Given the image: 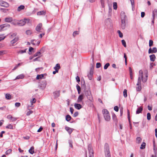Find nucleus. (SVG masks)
I'll use <instances>...</instances> for the list:
<instances>
[{"mask_svg":"<svg viewBox=\"0 0 157 157\" xmlns=\"http://www.w3.org/2000/svg\"><path fill=\"white\" fill-rule=\"evenodd\" d=\"M25 33L27 35H30L32 34V31L31 30H28L26 31Z\"/></svg>","mask_w":157,"mask_h":157,"instance_id":"obj_33","label":"nucleus"},{"mask_svg":"<svg viewBox=\"0 0 157 157\" xmlns=\"http://www.w3.org/2000/svg\"><path fill=\"white\" fill-rule=\"evenodd\" d=\"M12 151V150L10 149H9L6 151V155H9L10 153H11Z\"/></svg>","mask_w":157,"mask_h":157,"instance_id":"obj_44","label":"nucleus"},{"mask_svg":"<svg viewBox=\"0 0 157 157\" xmlns=\"http://www.w3.org/2000/svg\"><path fill=\"white\" fill-rule=\"evenodd\" d=\"M105 157H111L109 147L108 144L106 143L105 144Z\"/></svg>","mask_w":157,"mask_h":157,"instance_id":"obj_3","label":"nucleus"},{"mask_svg":"<svg viewBox=\"0 0 157 157\" xmlns=\"http://www.w3.org/2000/svg\"><path fill=\"white\" fill-rule=\"evenodd\" d=\"M100 2L101 3V6L102 8H104L105 7V2L104 0H100Z\"/></svg>","mask_w":157,"mask_h":157,"instance_id":"obj_46","label":"nucleus"},{"mask_svg":"<svg viewBox=\"0 0 157 157\" xmlns=\"http://www.w3.org/2000/svg\"><path fill=\"white\" fill-rule=\"evenodd\" d=\"M12 18L11 17H6L5 19V21L6 22H11L12 21Z\"/></svg>","mask_w":157,"mask_h":157,"instance_id":"obj_20","label":"nucleus"},{"mask_svg":"<svg viewBox=\"0 0 157 157\" xmlns=\"http://www.w3.org/2000/svg\"><path fill=\"white\" fill-rule=\"evenodd\" d=\"M83 99V95L82 94L80 95L78 98L77 102L78 103L82 101Z\"/></svg>","mask_w":157,"mask_h":157,"instance_id":"obj_16","label":"nucleus"},{"mask_svg":"<svg viewBox=\"0 0 157 157\" xmlns=\"http://www.w3.org/2000/svg\"><path fill=\"white\" fill-rule=\"evenodd\" d=\"M151 118V115L150 113H148L147 114V119L148 120H150Z\"/></svg>","mask_w":157,"mask_h":157,"instance_id":"obj_45","label":"nucleus"},{"mask_svg":"<svg viewBox=\"0 0 157 157\" xmlns=\"http://www.w3.org/2000/svg\"><path fill=\"white\" fill-rule=\"evenodd\" d=\"M121 42L122 45L124 46V47L126 48L127 46L125 41L124 40H121Z\"/></svg>","mask_w":157,"mask_h":157,"instance_id":"obj_50","label":"nucleus"},{"mask_svg":"<svg viewBox=\"0 0 157 157\" xmlns=\"http://www.w3.org/2000/svg\"><path fill=\"white\" fill-rule=\"evenodd\" d=\"M6 98L10 100L11 99V96L9 94H6L5 95Z\"/></svg>","mask_w":157,"mask_h":157,"instance_id":"obj_34","label":"nucleus"},{"mask_svg":"<svg viewBox=\"0 0 157 157\" xmlns=\"http://www.w3.org/2000/svg\"><path fill=\"white\" fill-rule=\"evenodd\" d=\"M60 68V64L59 63H57L56 64L55 67H54V69L55 70H57L59 71Z\"/></svg>","mask_w":157,"mask_h":157,"instance_id":"obj_25","label":"nucleus"},{"mask_svg":"<svg viewBox=\"0 0 157 157\" xmlns=\"http://www.w3.org/2000/svg\"><path fill=\"white\" fill-rule=\"evenodd\" d=\"M47 85V83L46 81L45 80H44L41 82L40 85L41 89L42 90L44 89L46 87Z\"/></svg>","mask_w":157,"mask_h":157,"instance_id":"obj_7","label":"nucleus"},{"mask_svg":"<svg viewBox=\"0 0 157 157\" xmlns=\"http://www.w3.org/2000/svg\"><path fill=\"white\" fill-rule=\"evenodd\" d=\"M150 60L154 62L155 61V56L154 54H152L149 56Z\"/></svg>","mask_w":157,"mask_h":157,"instance_id":"obj_22","label":"nucleus"},{"mask_svg":"<svg viewBox=\"0 0 157 157\" xmlns=\"http://www.w3.org/2000/svg\"><path fill=\"white\" fill-rule=\"evenodd\" d=\"M29 19H24L23 20H20L19 22L17 23V24L20 26H22L25 25L26 23H29Z\"/></svg>","mask_w":157,"mask_h":157,"instance_id":"obj_5","label":"nucleus"},{"mask_svg":"<svg viewBox=\"0 0 157 157\" xmlns=\"http://www.w3.org/2000/svg\"><path fill=\"white\" fill-rule=\"evenodd\" d=\"M94 72V67L93 66H92L90 68V71L89 73H93Z\"/></svg>","mask_w":157,"mask_h":157,"instance_id":"obj_55","label":"nucleus"},{"mask_svg":"<svg viewBox=\"0 0 157 157\" xmlns=\"http://www.w3.org/2000/svg\"><path fill=\"white\" fill-rule=\"evenodd\" d=\"M78 31H75L73 33V35L74 36H76V35L78 34Z\"/></svg>","mask_w":157,"mask_h":157,"instance_id":"obj_58","label":"nucleus"},{"mask_svg":"<svg viewBox=\"0 0 157 157\" xmlns=\"http://www.w3.org/2000/svg\"><path fill=\"white\" fill-rule=\"evenodd\" d=\"M143 109V108L142 106H140L137 108L136 112V114H138L141 113Z\"/></svg>","mask_w":157,"mask_h":157,"instance_id":"obj_18","label":"nucleus"},{"mask_svg":"<svg viewBox=\"0 0 157 157\" xmlns=\"http://www.w3.org/2000/svg\"><path fill=\"white\" fill-rule=\"evenodd\" d=\"M29 152L30 154H33L34 153V147L33 146L29 150Z\"/></svg>","mask_w":157,"mask_h":157,"instance_id":"obj_27","label":"nucleus"},{"mask_svg":"<svg viewBox=\"0 0 157 157\" xmlns=\"http://www.w3.org/2000/svg\"><path fill=\"white\" fill-rule=\"evenodd\" d=\"M127 112H128V118L129 122L130 129H132V124H131V121H130V120L129 111V110H128V109L127 110Z\"/></svg>","mask_w":157,"mask_h":157,"instance_id":"obj_15","label":"nucleus"},{"mask_svg":"<svg viewBox=\"0 0 157 157\" xmlns=\"http://www.w3.org/2000/svg\"><path fill=\"white\" fill-rule=\"evenodd\" d=\"M41 54V53L40 51L37 52L36 53L34 54L33 55L34 57H35L38 56L40 55Z\"/></svg>","mask_w":157,"mask_h":157,"instance_id":"obj_51","label":"nucleus"},{"mask_svg":"<svg viewBox=\"0 0 157 157\" xmlns=\"http://www.w3.org/2000/svg\"><path fill=\"white\" fill-rule=\"evenodd\" d=\"M60 91H56L53 93L54 96V98L56 99L58 97L60 96Z\"/></svg>","mask_w":157,"mask_h":157,"instance_id":"obj_9","label":"nucleus"},{"mask_svg":"<svg viewBox=\"0 0 157 157\" xmlns=\"http://www.w3.org/2000/svg\"><path fill=\"white\" fill-rule=\"evenodd\" d=\"M46 13V11L44 10L39 11L37 13V15H44Z\"/></svg>","mask_w":157,"mask_h":157,"instance_id":"obj_21","label":"nucleus"},{"mask_svg":"<svg viewBox=\"0 0 157 157\" xmlns=\"http://www.w3.org/2000/svg\"><path fill=\"white\" fill-rule=\"evenodd\" d=\"M42 26V24L41 23L39 24L36 27L35 29L36 31L39 33L41 32L40 31Z\"/></svg>","mask_w":157,"mask_h":157,"instance_id":"obj_10","label":"nucleus"},{"mask_svg":"<svg viewBox=\"0 0 157 157\" xmlns=\"http://www.w3.org/2000/svg\"><path fill=\"white\" fill-rule=\"evenodd\" d=\"M153 44V41L151 40H149V46L150 47H151Z\"/></svg>","mask_w":157,"mask_h":157,"instance_id":"obj_43","label":"nucleus"},{"mask_svg":"<svg viewBox=\"0 0 157 157\" xmlns=\"http://www.w3.org/2000/svg\"><path fill=\"white\" fill-rule=\"evenodd\" d=\"M114 109L116 112H118L119 110V108L118 106H116L114 107Z\"/></svg>","mask_w":157,"mask_h":157,"instance_id":"obj_57","label":"nucleus"},{"mask_svg":"<svg viewBox=\"0 0 157 157\" xmlns=\"http://www.w3.org/2000/svg\"><path fill=\"white\" fill-rule=\"evenodd\" d=\"M110 64L109 63H107L104 65V69L106 70L107 69L108 67L109 66Z\"/></svg>","mask_w":157,"mask_h":157,"instance_id":"obj_47","label":"nucleus"},{"mask_svg":"<svg viewBox=\"0 0 157 157\" xmlns=\"http://www.w3.org/2000/svg\"><path fill=\"white\" fill-rule=\"evenodd\" d=\"M93 73H89L87 75L88 77L90 80H91L92 79Z\"/></svg>","mask_w":157,"mask_h":157,"instance_id":"obj_35","label":"nucleus"},{"mask_svg":"<svg viewBox=\"0 0 157 157\" xmlns=\"http://www.w3.org/2000/svg\"><path fill=\"white\" fill-rule=\"evenodd\" d=\"M46 74H42L41 75H37L36 79L37 80L44 78V75H47Z\"/></svg>","mask_w":157,"mask_h":157,"instance_id":"obj_14","label":"nucleus"},{"mask_svg":"<svg viewBox=\"0 0 157 157\" xmlns=\"http://www.w3.org/2000/svg\"><path fill=\"white\" fill-rule=\"evenodd\" d=\"M85 94L88 99L91 101H93V98L90 90H85Z\"/></svg>","mask_w":157,"mask_h":157,"instance_id":"obj_4","label":"nucleus"},{"mask_svg":"<svg viewBox=\"0 0 157 157\" xmlns=\"http://www.w3.org/2000/svg\"><path fill=\"white\" fill-rule=\"evenodd\" d=\"M101 66V64L100 63H96V68H99Z\"/></svg>","mask_w":157,"mask_h":157,"instance_id":"obj_62","label":"nucleus"},{"mask_svg":"<svg viewBox=\"0 0 157 157\" xmlns=\"http://www.w3.org/2000/svg\"><path fill=\"white\" fill-rule=\"evenodd\" d=\"M2 25L3 27L4 30L7 29V28H10V25L7 23L2 24Z\"/></svg>","mask_w":157,"mask_h":157,"instance_id":"obj_19","label":"nucleus"},{"mask_svg":"<svg viewBox=\"0 0 157 157\" xmlns=\"http://www.w3.org/2000/svg\"><path fill=\"white\" fill-rule=\"evenodd\" d=\"M25 7V6L24 5H21L18 7L17 10L18 11H20L21 10L24 9Z\"/></svg>","mask_w":157,"mask_h":157,"instance_id":"obj_32","label":"nucleus"},{"mask_svg":"<svg viewBox=\"0 0 157 157\" xmlns=\"http://www.w3.org/2000/svg\"><path fill=\"white\" fill-rule=\"evenodd\" d=\"M33 112L31 110H29L26 113V115L27 116H29V115L31 114H32L33 113Z\"/></svg>","mask_w":157,"mask_h":157,"instance_id":"obj_61","label":"nucleus"},{"mask_svg":"<svg viewBox=\"0 0 157 157\" xmlns=\"http://www.w3.org/2000/svg\"><path fill=\"white\" fill-rule=\"evenodd\" d=\"M124 58L125 59V64L126 65L127 64V57L125 53L124 54Z\"/></svg>","mask_w":157,"mask_h":157,"instance_id":"obj_54","label":"nucleus"},{"mask_svg":"<svg viewBox=\"0 0 157 157\" xmlns=\"http://www.w3.org/2000/svg\"><path fill=\"white\" fill-rule=\"evenodd\" d=\"M157 52V49L156 47L153 48L152 49L150 48L148 50V53L149 54L153 53H156Z\"/></svg>","mask_w":157,"mask_h":157,"instance_id":"obj_8","label":"nucleus"},{"mask_svg":"<svg viewBox=\"0 0 157 157\" xmlns=\"http://www.w3.org/2000/svg\"><path fill=\"white\" fill-rule=\"evenodd\" d=\"M155 66V64L153 63H150V68L151 69H152L153 66Z\"/></svg>","mask_w":157,"mask_h":157,"instance_id":"obj_56","label":"nucleus"},{"mask_svg":"<svg viewBox=\"0 0 157 157\" xmlns=\"http://www.w3.org/2000/svg\"><path fill=\"white\" fill-rule=\"evenodd\" d=\"M117 33L119 34V36L120 37L122 38L123 36L122 33L120 30L117 31Z\"/></svg>","mask_w":157,"mask_h":157,"instance_id":"obj_49","label":"nucleus"},{"mask_svg":"<svg viewBox=\"0 0 157 157\" xmlns=\"http://www.w3.org/2000/svg\"><path fill=\"white\" fill-rule=\"evenodd\" d=\"M24 77V75L22 74H21L19 75H18L16 78V79H22Z\"/></svg>","mask_w":157,"mask_h":157,"instance_id":"obj_30","label":"nucleus"},{"mask_svg":"<svg viewBox=\"0 0 157 157\" xmlns=\"http://www.w3.org/2000/svg\"><path fill=\"white\" fill-rule=\"evenodd\" d=\"M146 78H143H143H141V79H142V82H145L146 81H147V75H146Z\"/></svg>","mask_w":157,"mask_h":157,"instance_id":"obj_53","label":"nucleus"},{"mask_svg":"<svg viewBox=\"0 0 157 157\" xmlns=\"http://www.w3.org/2000/svg\"><path fill=\"white\" fill-rule=\"evenodd\" d=\"M6 128L10 129H13V126L11 124H9L6 127Z\"/></svg>","mask_w":157,"mask_h":157,"instance_id":"obj_38","label":"nucleus"},{"mask_svg":"<svg viewBox=\"0 0 157 157\" xmlns=\"http://www.w3.org/2000/svg\"><path fill=\"white\" fill-rule=\"evenodd\" d=\"M113 7L114 10H116L117 9V2H114L113 3Z\"/></svg>","mask_w":157,"mask_h":157,"instance_id":"obj_39","label":"nucleus"},{"mask_svg":"<svg viewBox=\"0 0 157 157\" xmlns=\"http://www.w3.org/2000/svg\"><path fill=\"white\" fill-rule=\"evenodd\" d=\"M76 87L78 91H81V87L78 84L76 85Z\"/></svg>","mask_w":157,"mask_h":157,"instance_id":"obj_59","label":"nucleus"},{"mask_svg":"<svg viewBox=\"0 0 157 157\" xmlns=\"http://www.w3.org/2000/svg\"><path fill=\"white\" fill-rule=\"evenodd\" d=\"M127 20V16L124 12L122 11L121 13V28L124 29L125 28V21Z\"/></svg>","mask_w":157,"mask_h":157,"instance_id":"obj_1","label":"nucleus"},{"mask_svg":"<svg viewBox=\"0 0 157 157\" xmlns=\"http://www.w3.org/2000/svg\"><path fill=\"white\" fill-rule=\"evenodd\" d=\"M0 10L4 13L7 12L8 10V9H4L3 8H1Z\"/></svg>","mask_w":157,"mask_h":157,"instance_id":"obj_60","label":"nucleus"},{"mask_svg":"<svg viewBox=\"0 0 157 157\" xmlns=\"http://www.w3.org/2000/svg\"><path fill=\"white\" fill-rule=\"evenodd\" d=\"M75 79L76 80L77 82H78V83H79V82H80V78L79 77V76H76V77Z\"/></svg>","mask_w":157,"mask_h":157,"instance_id":"obj_63","label":"nucleus"},{"mask_svg":"<svg viewBox=\"0 0 157 157\" xmlns=\"http://www.w3.org/2000/svg\"><path fill=\"white\" fill-rule=\"evenodd\" d=\"M27 49H25L24 50H21L19 51V52H18V53H20V54H22L23 53H25L26 52V50H27Z\"/></svg>","mask_w":157,"mask_h":157,"instance_id":"obj_48","label":"nucleus"},{"mask_svg":"<svg viewBox=\"0 0 157 157\" xmlns=\"http://www.w3.org/2000/svg\"><path fill=\"white\" fill-rule=\"evenodd\" d=\"M141 77L139 76L138 79V82L136 84V85H138L139 84H141Z\"/></svg>","mask_w":157,"mask_h":157,"instance_id":"obj_41","label":"nucleus"},{"mask_svg":"<svg viewBox=\"0 0 157 157\" xmlns=\"http://www.w3.org/2000/svg\"><path fill=\"white\" fill-rule=\"evenodd\" d=\"M68 143L69 144L70 147L71 148H73V145H72L73 142H72V140H68Z\"/></svg>","mask_w":157,"mask_h":157,"instance_id":"obj_42","label":"nucleus"},{"mask_svg":"<svg viewBox=\"0 0 157 157\" xmlns=\"http://www.w3.org/2000/svg\"><path fill=\"white\" fill-rule=\"evenodd\" d=\"M157 16V10L156 9H154L152 12V17H155Z\"/></svg>","mask_w":157,"mask_h":157,"instance_id":"obj_24","label":"nucleus"},{"mask_svg":"<svg viewBox=\"0 0 157 157\" xmlns=\"http://www.w3.org/2000/svg\"><path fill=\"white\" fill-rule=\"evenodd\" d=\"M102 112L105 120L107 121H109L110 119V117L108 110L104 109L102 110Z\"/></svg>","mask_w":157,"mask_h":157,"instance_id":"obj_2","label":"nucleus"},{"mask_svg":"<svg viewBox=\"0 0 157 157\" xmlns=\"http://www.w3.org/2000/svg\"><path fill=\"white\" fill-rule=\"evenodd\" d=\"M75 107L77 109H81L82 106L81 105L78 103H75L74 105Z\"/></svg>","mask_w":157,"mask_h":157,"instance_id":"obj_17","label":"nucleus"},{"mask_svg":"<svg viewBox=\"0 0 157 157\" xmlns=\"http://www.w3.org/2000/svg\"><path fill=\"white\" fill-rule=\"evenodd\" d=\"M65 129L68 132L69 134L70 135L74 130V129L70 128L68 126L65 127Z\"/></svg>","mask_w":157,"mask_h":157,"instance_id":"obj_12","label":"nucleus"},{"mask_svg":"<svg viewBox=\"0 0 157 157\" xmlns=\"http://www.w3.org/2000/svg\"><path fill=\"white\" fill-rule=\"evenodd\" d=\"M123 95L124 98H126L127 97V90L125 89L123 91Z\"/></svg>","mask_w":157,"mask_h":157,"instance_id":"obj_36","label":"nucleus"},{"mask_svg":"<svg viewBox=\"0 0 157 157\" xmlns=\"http://www.w3.org/2000/svg\"><path fill=\"white\" fill-rule=\"evenodd\" d=\"M17 34V33H13L12 34H11V33H10L9 35H10L9 37L10 39H12L14 37H15Z\"/></svg>","mask_w":157,"mask_h":157,"instance_id":"obj_26","label":"nucleus"},{"mask_svg":"<svg viewBox=\"0 0 157 157\" xmlns=\"http://www.w3.org/2000/svg\"><path fill=\"white\" fill-rule=\"evenodd\" d=\"M15 106L17 107H18L21 105V104L19 102H16L15 104Z\"/></svg>","mask_w":157,"mask_h":157,"instance_id":"obj_64","label":"nucleus"},{"mask_svg":"<svg viewBox=\"0 0 157 157\" xmlns=\"http://www.w3.org/2000/svg\"><path fill=\"white\" fill-rule=\"evenodd\" d=\"M18 40V37H15L12 40L10 41V43L12 44H13L16 43Z\"/></svg>","mask_w":157,"mask_h":157,"instance_id":"obj_23","label":"nucleus"},{"mask_svg":"<svg viewBox=\"0 0 157 157\" xmlns=\"http://www.w3.org/2000/svg\"><path fill=\"white\" fill-rule=\"evenodd\" d=\"M139 75L141 78H143V72L142 70H140L139 71Z\"/></svg>","mask_w":157,"mask_h":157,"instance_id":"obj_52","label":"nucleus"},{"mask_svg":"<svg viewBox=\"0 0 157 157\" xmlns=\"http://www.w3.org/2000/svg\"><path fill=\"white\" fill-rule=\"evenodd\" d=\"M81 83L82 86H83L84 87H85V88L86 85L85 84V82L84 79H83V80L82 79H81Z\"/></svg>","mask_w":157,"mask_h":157,"instance_id":"obj_40","label":"nucleus"},{"mask_svg":"<svg viewBox=\"0 0 157 157\" xmlns=\"http://www.w3.org/2000/svg\"><path fill=\"white\" fill-rule=\"evenodd\" d=\"M0 4L1 6H2L6 7H8L9 6V4L7 2L3 1H1Z\"/></svg>","mask_w":157,"mask_h":157,"instance_id":"obj_11","label":"nucleus"},{"mask_svg":"<svg viewBox=\"0 0 157 157\" xmlns=\"http://www.w3.org/2000/svg\"><path fill=\"white\" fill-rule=\"evenodd\" d=\"M146 143L144 142H143V143L141 144L140 147V148L141 149H144L145 147Z\"/></svg>","mask_w":157,"mask_h":157,"instance_id":"obj_37","label":"nucleus"},{"mask_svg":"<svg viewBox=\"0 0 157 157\" xmlns=\"http://www.w3.org/2000/svg\"><path fill=\"white\" fill-rule=\"evenodd\" d=\"M71 119V117L69 115H67L66 116V120L67 121H70Z\"/></svg>","mask_w":157,"mask_h":157,"instance_id":"obj_29","label":"nucleus"},{"mask_svg":"<svg viewBox=\"0 0 157 157\" xmlns=\"http://www.w3.org/2000/svg\"><path fill=\"white\" fill-rule=\"evenodd\" d=\"M142 139L140 137H138L136 138V142L137 143L139 144L140 143Z\"/></svg>","mask_w":157,"mask_h":157,"instance_id":"obj_31","label":"nucleus"},{"mask_svg":"<svg viewBox=\"0 0 157 157\" xmlns=\"http://www.w3.org/2000/svg\"><path fill=\"white\" fill-rule=\"evenodd\" d=\"M88 149L89 153V157H94V151L91 146L89 144L88 146Z\"/></svg>","mask_w":157,"mask_h":157,"instance_id":"obj_6","label":"nucleus"},{"mask_svg":"<svg viewBox=\"0 0 157 157\" xmlns=\"http://www.w3.org/2000/svg\"><path fill=\"white\" fill-rule=\"evenodd\" d=\"M137 87H136V90L137 91H140L142 89L141 84H139L138 85H136Z\"/></svg>","mask_w":157,"mask_h":157,"instance_id":"obj_28","label":"nucleus"},{"mask_svg":"<svg viewBox=\"0 0 157 157\" xmlns=\"http://www.w3.org/2000/svg\"><path fill=\"white\" fill-rule=\"evenodd\" d=\"M112 118L115 124L117 125L118 121L116 115L114 113H113L112 115Z\"/></svg>","mask_w":157,"mask_h":157,"instance_id":"obj_13","label":"nucleus"}]
</instances>
